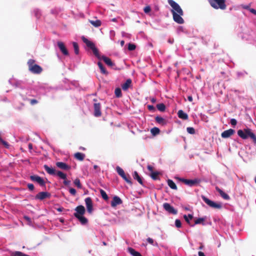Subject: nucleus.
<instances>
[{
    "mask_svg": "<svg viewBox=\"0 0 256 256\" xmlns=\"http://www.w3.org/2000/svg\"><path fill=\"white\" fill-rule=\"evenodd\" d=\"M238 134L244 140L250 138L252 140L253 142L256 144V136L250 128H246L244 130H238Z\"/></svg>",
    "mask_w": 256,
    "mask_h": 256,
    "instance_id": "nucleus-1",
    "label": "nucleus"
},
{
    "mask_svg": "<svg viewBox=\"0 0 256 256\" xmlns=\"http://www.w3.org/2000/svg\"><path fill=\"white\" fill-rule=\"evenodd\" d=\"M94 101L95 102L94 104V116L96 117H99L101 116V105L100 102H97L96 99H94Z\"/></svg>",
    "mask_w": 256,
    "mask_h": 256,
    "instance_id": "nucleus-9",
    "label": "nucleus"
},
{
    "mask_svg": "<svg viewBox=\"0 0 256 256\" xmlns=\"http://www.w3.org/2000/svg\"><path fill=\"white\" fill-rule=\"evenodd\" d=\"M237 124V121L236 119L234 118H232L230 120V124L232 125V126H236Z\"/></svg>",
    "mask_w": 256,
    "mask_h": 256,
    "instance_id": "nucleus-53",
    "label": "nucleus"
},
{
    "mask_svg": "<svg viewBox=\"0 0 256 256\" xmlns=\"http://www.w3.org/2000/svg\"><path fill=\"white\" fill-rule=\"evenodd\" d=\"M128 250L132 256H142L139 252L136 251L133 248H128Z\"/></svg>",
    "mask_w": 256,
    "mask_h": 256,
    "instance_id": "nucleus-27",
    "label": "nucleus"
},
{
    "mask_svg": "<svg viewBox=\"0 0 256 256\" xmlns=\"http://www.w3.org/2000/svg\"><path fill=\"white\" fill-rule=\"evenodd\" d=\"M56 166L64 170H68L70 168V166L66 164L63 162H57Z\"/></svg>",
    "mask_w": 256,
    "mask_h": 256,
    "instance_id": "nucleus-19",
    "label": "nucleus"
},
{
    "mask_svg": "<svg viewBox=\"0 0 256 256\" xmlns=\"http://www.w3.org/2000/svg\"><path fill=\"white\" fill-rule=\"evenodd\" d=\"M202 198L203 200L210 207L215 208V209H220L222 208V204L221 203L215 202L204 196H202Z\"/></svg>",
    "mask_w": 256,
    "mask_h": 256,
    "instance_id": "nucleus-6",
    "label": "nucleus"
},
{
    "mask_svg": "<svg viewBox=\"0 0 256 256\" xmlns=\"http://www.w3.org/2000/svg\"><path fill=\"white\" fill-rule=\"evenodd\" d=\"M55 175H56L60 178L62 179H63V180L66 179V174L61 171L56 172V174Z\"/></svg>",
    "mask_w": 256,
    "mask_h": 256,
    "instance_id": "nucleus-35",
    "label": "nucleus"
},
{
    "mask_svg": "<svg viewBox=\"0 0 256 256\" xmlns=\"http://www.w3.org/2000/svg\"><path fill=\"white\" fill-rule=\"evenodd\" d=\"M120 18V17H118V18H113L111 20V21L113 22H116L118 21V19Z\"/></svg>",
    "mask_w": 256,
    "mask_h": 256,
    "instance_id": "nucleus-59",
    "label": "nucleus"
},
{
    "mask_svg": "<svg viewBox=\"0 0 256 256\" xmlns=\"http://www.w3.org/2000/svg\"><path fill=\"white\" fill-rule=\"evenodd\" d=\"M168 4L172 6V9L171 10L172 14L173 12L178 13L180 14H184V12L178 4L173 0H168Z\"/></svg>",
    "mask_w": 256,
    "mask_h": 256,
    "instance_id": "nucleus-5",
    "label": "nucleus"
},
{
    "mask_svg": "<svg viewBox=\"0 0 256 256\" xmlns=\"http://www.w3.org/2000/svg\"><path fill=\"white\" fill-rule=\"evenodd\" d=\"M241 6L244 9L250 10V12L256 16V10L254 8H250V5H242Z\"/></svg>",
    "mask_w": 256,
    "mask_h": 256,
    "instance_id": "nucleus-32",
    "label": "nucleus"
},
{
    "mask_svg": "<svg viewBox=\"0 0 256 256\" xmlns=\"http://www.w3.org/2000/svg\"><path fill=\"white\" fill-rule=\"evenodd\" d=\"M94 170H98V171L100 170V168H99V167L97 165H94Z\"/></svg>",
    "mask_w": 256,
    "mask_h": 256,
    "instance_id": "nucleus-58",
    "label": "nucleus"
},
{
    "mask_svg": "<svg viewBox=\"0 0 256 256\" xmlns=\"http://www.w3.org/2000/svg\"><path fill=\"white\" fill-rule=\"evenodd\" d=\"M206 218H200L195 220L194 223L193 224L194 225L198 224H202V225H204V222L205 221Z\"/></svg>",
    "mask_w": 256,
    "mask_h": 256,
    "instance_id": "nucleus-36",
    "label": "nucleus"
},
{
    "mask_svg": "<svg viewBox=\"0 0 256 256\" xmlns=\"http://www.w3.org/2000/svg\"><path fill=\"white\" fill-rule=\"evenodd\" d=\"M188 100L190 101V102H192V96H188Z\"/></svg>",
    "mask_w": 256,
    "mask_h": 256,
    "instance_id": "nucleus-63",
    "label": "nucleus"
},
{
    "mask_svg": "<svg viewBox=\"0 0 256 256\" xmlns=\"http://www.w3.org/2000/svg\"><path fill=\"white\" fill-rule=\"evenodd\" d=\"M28 100L30 102V104L32 106L38 103V101L36 99H28Z\"/></svg>",
    "mask_w": 256,
    "mask_h": 256,
    "instance_id": "nucleus-48",
    "label": "nucleus"
},
{
    "mask_svg": "<svg viewBox=\"0 0 256 256\" xmlns=\"http://www.w3.org/2000/svg\"><path fill=\"white\" fill-rule=\"evenodd\" d=\"M155 120L156 122L162 126H164L166 124V120L161 116H156L155 118Z\"/></svg>",
    "mask_w": 256,
    "mask_h": 256,
    "instance_id": "nucleus-25",
    "label": "nucleus"
},
{
    "mask_svg": "<svg viewBox=\"0 0 256 256\" xmlns=\"http://www.w3.org/2000/svg\"><path fill=\"white\" fill-rule=\"evenodd\" d=\"M28 188L31 191L33 190L34 188V184H28Z\"/></svg>",
    "mask_w": 256,
    "mask_h": 256,
    "instance_id": "nucleus-52",
    "label": "nucleus"
},
{
    "mask_svg": "<svg viewBox=\"0 0 256 256\" xmlns=\"http://www.w3.org/2000/svg\"><path fill=\"white\" fill-rule=\"evenodd\" d=\"M70 182V180H66V179L64 180V185H66V186L69 185Z\"/></svg>",
    "mask_w": 256,
    "mask_h": 256,
    "instance_id": "nucleus-55",
    "label": "nucleus"
},
{
    "mask_svg": "<svg viewBox=\"0 0 256 256\" xmlns=\"http://www.w3.org/2000/svg\"><path fill=\"white\" fill-rule=\"evenodd\" d=\"M122 203V200L118 196H114L111 202L110 205L112 207L115 208L118 205L121 204Z\"/></svg>",
    "mask_w": 256,
    "mask_h": 256,
    "instance_id": "nucleus-15",
    "label": "nucleus"
},
{
    "mask_svg": "<svg viewBox=\"0 0 256 256\" xmlns=\"http://www.w3.org/2000/svg\"><path fill=\"white\" fill-rule=\"evenodd\" d=\"M30 178L32 181L36 182L42 186H46V183L43 178L38 175L31 176Z\"/></svg>",
    "mask_w": 256,
    "mask_h": 256,
    "instance_id": "nucleus-10",
    "label": "nucleus"
},
{
    "mask_svg": "<svg viewBox=\"0 0 256 256\" xmlns=\"http://www.w3.org/2000/svg\"><path fill=\"white\" fill-rule=\"evenodd\" d=\"M150 132L153 136H155L160 134V130L158 128L154 127L151 129Z\"/></svg>",
    "mask_w": 256,
    "mask_h": 256,
    "instance_id": "nucleus-37",
    "label": "nucleus"
},
{
    "mask_svg": "<svg viewBox=\"0 0 256 256\" xmlns=\"http://www.w3.org/2000/svg\"><path fill=\"white\" fill-rule=\"evenodd\" d=\"M116 170L118 174L128 184L132 185L131 178L128 174H126L124 170L120 166H117Z\"/></svg>",
    "mask_w": 256,
    "mask_h": 256,
    "instance_id": "nucleus-7",
    "label": "nucleus"
},
{
    "mask_svg": "<svg viewBox=\"0 0 256 256\" xmlns=\"http://www.w3.org/2000/svg\"><path fill=\"white\" fill-rule=\"evenodd\" d=\"M146 240L147 242L150 244L152 245H156V246H158V243L157 242H156V244H154V240L152 238H148L147 239H146Z\"/></svg>",
    "mask_w": 256,
    "mask_h": 256,
    "instance_id": "nucleus-46",
    "label": "nucleus"
},
{
    "mask_svg": "<svg viewBox=\"0 0 256 256\" xmlns=\"http://www.w3.org/2000/svg\"><path fill=\"white\" fill-rule=\"evenodd\" d=\"M76 218H77L82 224H86L88 222L87 218L82 216H78L76 214Z\"/></svg>",
    "mask_w": 256,
    "mask_h": 256,
    "instance_id": "nucleus-30",
    "label": "nucleus"
},
{
    "mask_svg": "<svg viewBox=\"0 0 256 256\" xmlns=\"http://www.w3.org/2000/svg\"><path fill=\"white\" fill-rule=\"evenodd\" d=\"M134 178L137 180L138 182L142 185L143 184V182L142 178L138 175V172L136 171H134L133 174Z\"/></svg>",
    "mask_w": 256,
    "mask_h": 256,
    "instance_id": "nucleus-29",
    "label": "nucleus"
},
{
    "mask_svg": "<svg viewBox=\"0 0 256 256\" xmlns=\"http://www.w3.org/2000/svg\"><path fill=\"white\" fill-rule=\"evenodd\" d=\"M150 10H151V8H150V6H146L144 9V11L146 14L148 13L149 12H150Z\"/></svg>",
    "mask_w": 256,
    "mask_h": 256,
    "instance_id": "nucleus-49",
    "label": "nucleus"
},
{
    "mask_svg": "<svg viewBox=\"0 0 256 256\" xmlns=\"http://www.w3.org/2000/svg\"><path fill=\"white\" fill-rule=\"evenodd\" d=\"M160 172H152L150 174L151 178L154 180H157L159 179L158 175Z\"/></svg>",
    "mask_w": 256,
    "mask_h": 256,
    "instance_id": "nucleus-41",
    "label": "nucleus"
},
{
    "mask_svg": "<svg viewBox=\"0 0 256 256\" xmlns=\"http://www.w3.org/2000/svg\"><path fill=\"white\" fill-rule=\"evenodd\" d=\"M89 22L94 27L100 26L102 24L101 21L98 20H90Z\"/></svg>",
    "mask_w": 256,
    "mask_h": 256,
    "instance_id": "nucleus-33",
    "label": "nucleus"
},
{
    "mask_svg": "<svg viewBox=\"0 0 256 256\" xmlns=\"http://www.w3.org/2000/svg\"><path fill=\"white\" fill-rule=\"evenodd\" d=\"M50 196V193L48 192H40L38 193L35 196L36 199L40 200H43L46 198H49Z\"/></svg>",
    "mask_w": 256,
    "mask_h": 256,
    "instance_id": "nucleus-14",
    "label": "nucleus"
},
{
    "mask_svg": "<svg viewBox=\"0 0 256 256\" xmlns=\"http://www.w3.org/2000/svg\"><path fill=\"white\" fill-rule=\"evenodd\" d=\"M194 216L191 214H188V216L184 215V218L186 222L190 226H194V224H192L190 222V220H192Z\"/></svg>",
    "mask_w": 256,
    "mask_h": 256,
    "instance_id": "nucleus-26",
    "label": "nucleus"
},
{
    "mask_svg": "<svg viewBox=\"0 0 256 256\" xmlns=\"http://www.w3.org/2000/svg\"><path fill=\"white\" fill-rule=\"evenodd\" d=\"M179 181L184 182L186 185L190 186L198 185L200 182V180L195 178L194 180L185 179L184 178H177Z\"/></svg>",
    "mask_w": 256,
    "mask_h": 256,
    "instance_id": "nucleus-8",
    "label": "nucleus"
},
{
    "mask_svg": "<svg viewBox=\"0 0 256 256\" xmlns=\"http://www.w3.org/2000/svg\"><path fill=\"white\" fill-rule=\"evenodd\" d=\"M74 158H76V160H80V161H82L84 158L85 154H84L78 152L74 154Z\"/></svg>",
    "mask_w": 256,
    "mask_h": 256,
    "instance_id": "nucleus-28",
    "label": "nucleus"
},
{
    "mask_svg": "<svg viewBox=\"0 0 256 256\" xmlns=\"http://www.w3.org/2000/svg\"><path fill=\"white\" fill-rule=\"evenodd\" d=\"M0 142L6 148H9V144L6 142L4 140L2 139V140Z\"/></svg>",
    "mask_w": 256,
    "mask_h": 256,
    "instance_id": "nucleus-50",
    "label": "nucleus"
},
{
    "mask_svg": "<svg viewBox=\"0 0 256 256\" xmlns=\"http://www.w3.org/2000/svg\"><path fill=\"white\" fill-rule=\"evenodd\" d=\"M186 130H187L188 132L190 134H194L196 132L194 128L192 127L187 128Z\"/></svg>",
    "mask_w": 256,
    "mask_h": 256,
    "instance_id": "nucleus-45",
    "label": "nucleus"
},
{
    "mask_svg": "<svg viewBox=\"0 0 256 256\" xmlns=\"http://www.w3.org/2000/svg\"><path fill=\"white\" fill-rule=\"evenodd\" d=\"M210 6L214 9L224 10L226 8V0H208Z\"/></svg>",
    "mask_w": 256,
    "mask_h": 256,
    "instance_id": "nucleus-3",
    "label": "nucleus"
},
{
    "mask_svg": "<svg viewBox=\"0 0 256 256\" xmlns=\"http://www.w3.org/2000/svg\"><path fill=\"white\" fill-rule=\"evenodd\" d=\"M24 218H25L26 220H28V222H30V220H30V218L28 216H24Z\"/></svg>",
    "mask_w": 256,
    "mask_h": 256,
    "instance_id": "nucleus-62",
    "label": "nucleus"
},
{
    "mask_svg": "<svg viewBox=\"0 0 256 256\" xmlns=\"http://www.w3.org/2000/svg\"><path fill=\"white\" fill-rule=\"evenodd\" d=\"M150 101L152 102V103H155L156 101V98H152L150 99Z\"/></svg>",
    "mask_w": 256,
    "mask_h": 256,
    "instance_id": "nucleus-60",
    "label": "nucleus"
},
{
    "mask_svg": "<svg viewBox=\"0 0 256 256\" xmlns=\"http://www.w3.org/2000/svg\"><path fill=\"white\" fill-rule=\"evenodd\" d=\"M44 168L45 170L50 175H55L56 174V170L54 168L49 167L48 165H44Z\"/></svg>",
    "mask_w": 256,
    "mask_h": 256,
    "instance_id": "nucleus-21",
    "label": "nucleus"
},
{
    "mask_svg": "<svg viewBox=\"0 0 256 256\" xmlns=\"http://www.w3.org/2000/svg\"><path fill=\"white\" fill-rule=\"evenodd\" d=\"M234 130L230 128L229 130L223 132L221 134V136L222 138H226L233 135L234 134Z\"/></svg>",
    "mask_w": 256,
    "mask_h": 256,
    "instance_id": "nucleus-18",
    "label": "nucleus"
},
{
    "mask_svg": "<svg viewBox=\"0 0 256 256\" xmlns=\"http://www.w3.org/2000/svg\"><path fill=\"white\" fill-rule=\"evenodd\" d=\"M216 189L218 192H219L221 196L224 200H228L230 199L229 196L224 192L221 189H220L218 187L216 186Z\"/></svg>",
    "mask_w": 256,
    "mask_h": 256,
    "instance_id": "nucleus-22",
    "label": "nucleus"
},
{
    "mask_svg": "<svg viewBox=\"0 0 256 256\" xmlns=\"http://www.w3.org/2000/svg\"><path fill=\"white\" fill-rule=\"evenodd\" d=\"M76 212L74 213V216L76 217V215L82 216L86 212L84 207L83 206H78L75 208Z\"/></svg>",
    "mask_w": 256,
    "mask_h": 256,
    "instance_id": "nucleus-17",
    "label": "nucleus"
},
{
    "mask_svg": "<svg viewBox=\"0 0 256 256\" xmlns=\"http://www.w3.org/2000/svg\"><path fill=\"white\" fill-rule=\"evenodd\" d=\"M98 65L100 70L101 73L104 74L106 75L108 74V71L106 70L105 68L104 67V66H103L101 62H98Z\"/></svg>",
    "mask_w": 256,
    "mask_h": 256,
    "instance_id": "nucleus-31",
    "label": "nucleus"
},
{
    "mask_svg": "<svg viewBox=\"0 0 256 256\" xmlns=\"http://www.w3.org/2000/svg\"><path fill=\"white\" fill-rule=\"evenodd\" d=\"M175 225L176 228H180L182 226V223L180 220L176 219L175 220Z\"/></svg>",
    "mask_w": 256,
    "mask_h": 256,
    "instance_id": "nucleus-47",
    "label": "nucleus"
},
{
    "mask_svg": "<svg viewBox=\"0 0 256 256\" xmlns=\"http://www.w3.org/2000/svg\"><path fill=\"white\" fill-rule=\"evenodd\" d=\"M69 192L73 196H75L76 192V190L74 188H70Z\"/></svg>",
    "mask_w": 256,
    "mask_h": 256,
    "instance_id": "nucleus-51",
    "label": "nucleus"
},
{
    "mask_svg": "<svg viewBox=\"0 0 256 256\" xmlns=\"http://www.w3.org/2000/svg\"><path fill=\"white\" fill-rule=\"evenodd\" d=\"M148 169L149 171L151 172H153V167L150 165H148Z\"/></svg>",
    "mask_w": 256,
    "mask_h": 256,
    "instance_id": "nucleus-56",
    "label": "nucleus"
},
{
    "mask_svg": "<svg viewBox=\"0 0 256 256\" xmlns=\"http://www.w3.org/2000/svg\"><path fill=\"white\" fill-rule=\"evenodd\" d=\"M204 247V245L202 244H200V246L198 248V249L201 250L203 249Z\"/></svg>",
    "mask_w": 256,
    "mask_h": 256,
    "instance_id": "nucleus-64",
    "label": "nucleus"
},
{
    "mask_svg": "<svg viewBox=\"0 0 256 256\" xmlns=\"http://www.w3.org/2000/svg\"><path fill=\"white\" fill-rule=\"evenodd\" d=\"M198 256H206L201 251L198 252Z\"/></svg>",
    "mask_w": 256,
    "mask_h": 256,
    "instance_id": "nucleus-57",
    "label": "nucleus"
},
{
    "mask_svg": "<svg viewBox=\"0 0 256 256\" xmlns=\"http://www.w3.org/2000/svg\"><path fill=\"white\" fill-rule=\"evenodd\" d=\"M74 53L76 54H79V46L77 42H72V43Z\"/></svg>",
    "mask_w": 256,
    "mask_h": 256,
    "instance_id": "nucleus-38",
    "label": "nucleus"
},
{
    "mask_svg": "<svg viewBox=\"0 0 256 256\" xmlns=\"http://www.w3.org/2000/svg\"><path fill=\"white\" fill-rule=\"evenodd\" d=\"M28 70L34 74H40L42 71V68L36 64V61L33 59H30L27 62Z\"/></svg>",
    "mask_w": 256,
    "mask_h": 256,
    "instance_id": "nucleus-2",
    "label": "nucleus"
},
{
    "mask_svg": "<svg viewBox=\"0 0 256 256\" xmlns=\"http://www.w3.org/2000/svg\"><path fill=\"white\" fill-rule=\"evenodd\" d=\"M163 208L166 212L170 214H176L178 213L177 210L174 209V208L171 206L170 204L168 203H164L163 204Z\"/></svg>",
    "mask_w": 256,
    "mask_h": 256,
    "instance_id": "nucleus-11",
    "label": "nucleus"
},
{
    "mask_svg": "<svg viewBox=\"0 0 256 256\" xmlns=\"http://www.w3.org/2000/svg\"><path fill=\"white\" fill-rule=\"evenodd\" d=\"M85 202L88 212L89 214H92L93 210V205L92 198L90 197L86 198L85 199Z\"/></svg>",
    "mask_w": 256,
    "mask_h": 256,
    "instance_id": "nucleus-12",
    "label": "nucleus"
},
{
    "mask_svg": "<svg viewBox=\"0 0 256 256\" xmlns=\"http://www.w3.org/2000/svg\"><path fill=\"white\" fill-rule=\"evenodd\" d=\"M28 148L30 150H32V144H31V143H30L28 145Z\"/></svg>",
    "mask_w": 256,
    "mask_h": 256,
    "instance_id": "nucleus-61",
    "label": "nucleus"
},
{
    "mask_svg": "<svg viewBox=\"0 0 256 256\" xmlns=\"http://www.w3.org/2000/svg\"><path fill=\"white\" fill-rule=\"evenodd\" d=\"M115 95L117 98H120L122 96V91L120 88H116L114 91Z\"/></svg>",
    "mask_w": 256,
    "mask_h": 256,
    "instance_id": "nucleus-42",
    "label": "nucleus"
},
{
    "mask_svg": "<svg viewBox=\"0 0 256 256\" xmlns=\"http://www.w3.org/2000/svg\"><path fill=\"white\" fill-rule=\"evenodd\" d=\"M168 184L172 189L177 190V186L176 184L172 180H168Z\"/></svg>",
    "mask_w": 256,
    "mask_h": 256,
    "instance_id": "nucleus-34",
    "label": "nucleus"
},
{
    "mask_svg": "<svg viewBox=\"0 0 256 256\" xmlns=\"http://www.w3.org/2000/svg\"><path fill=\"white\" fill-rule=\"evenodd\" d=\"M178 115L179 118L186 120L188 119V114L185 113L182 110H179L178 112Z\"/></svg>",
    "mask_w": 256,
    "mask_h": 256,
    "instance_id": "nucleus-24",
    "label": "nucleus"
},
{
    "mask_svg": "<svg viewBox=\"0 0 256 256\" xmlns=\"http://www.w3.org/2000/svg\"><path fill=\"white\" fill-rule=\"evenodd\" d=\"M172 14L173 19L175 22L178 24H182L184 23V20L182 17L183 14H180L178 13H176L174 12Z\"/></svg>",
    "mask_w": 256,
    "mask_h": 256,
    "instance_id": "nucleus-13",
    "label": "nucleus"
},
{
    "mask_svg": "<svg viewBox=\"0 0 256 256\" xmlns=\"http://www.w3.org/2000/svg\"><path fill=\"white\" fill-rule=\"evenodd\" d=\"M57 45L61 52L65 56H68V52L64 42H58L57 43Z\"/></svg>",
    "mask_w": 256,
    "mask_h": 256,
    "instance_id": "nucleus-16",
    "label": "nucleus"
},
{
    "mask_svg": "<svg viewBox=\"0 0 256 256\" xmlns=\"http://www.w3.org/2000/svg\"><path fill=\"white\" fill-rule=\"evenodd\" d=\"M136 46L134 44L129 43L128 44V48L129 50L132 51L136 49Z\"/></svg>",
    "mask_w": 256,
    "mask_h": 256,
    "instance_id": "nucleus-44",
    "label": "nucleus"
},
{
    "mask_svg": "<svg viewBox=\"0 0 256 256\" xmlns=\"http://www.w3.org/2000/svg\"><path fill=\"white\" fill-rule=\"evenodd\" d=\"M148 110L151 111L155 110V108L152 105H148Z\"/></svg>",
    "mask_w": 256,
    "mask_h": 256,
    "instance_id": "nucleus-54",
    "label": "nucleus"
},
{
    "mask_svg": "<svg viewBox=\"0 0 256 256\" xmlns=\"http://www.w3.org/2000/svg\"><path fill=\"white\" fill-rule=\"evenodd\" d=\"M100 192L102 197V198L104 200H108V197L106 193V192L104 190L100 189Z\"/></svg>",
    "mask_w": 256,
    "mask_h": 256,
    "instance_id": "nucleus-40",
    "label": "nucleus"
},
{
    "mask_svg": "<svg viewBox=\"0 0 256 256\" xmlns=\"http://www.w3.org/2000/svg\"><path fill=\"white\" fill-rule=\"evenodd\" d=\"M132 84V80L130 78L128 79L126 82L122 85V88L124 90H126L130 87Z\"/></svg>",
    "mask_w": 256,
    "mask_h": 256,
    "instance_id": "nucleus-23",
    "label": "nucleus"
},
{
    "mask_svg": "<svg viewBox=\"0 0 256 256\" xmlns=\"http://www.w3.org/2000/svg\"><path fill=\"white\" fill-rule=\"evenodd\" d=\"M82 39L84 43H85L86 46L90 48L93 52L94 54L98 58H100V56L99 54L98 48L96 47L94 44L89 40L88 39L86 38L84 36H82Z\"/></svg>",
    "mask_w": 256,
    "mask_h": 256,
    "instance_id": "nucleus-4",
    "label": "nucleus"
},
{
    "mask_svg": "<svg viewBox=\"0 0 256 256\" xmlns=\"http://www.w3.org/2000/svg\"><path fill=\"white\" fill-rule=\"evenodd\" d=\"M156 108L158 110L164 112L166 110V106L163 103L158 104L156 105Z\"/></svg>",
    "mask_w": 256,
    "mask_h": 256,
    "instance_id": "nucleus-39",
    "label": "nucleus"
},
{
    "mask_svg": "<svg viewBox=\"0 0 256 256\" xmlns=\"http://www.w3.org/2000/svg\"><path fill=\"white\" fill-rule=\"evenodd\" d=\"M74 184L78 188H82V184H80V180L78 179V178H76L74 180Z\"/></svg>",
    "mask_w": 256,
    "mask_h": 256,
    "instance_id": "nucleus-43",
    "label": "nucleus"
},
{
    "mask_svg": "<svg viewBox=\"0 0 256 256\" xmlns=\"http://www.w3.org/2000/svg\"><path fill=\"white\" fill-rule=\"evenodd\" d=\"M101 59L102 60L104 61V62L109 66L112 67L114 65V64L112 62V61L110 58L104 56H100V60Z\"/></svg>",
    "mask_w": 256,
    "mask_h": 256,
    "instance_id": "nucleus-20",
    "label": "nucleus"
}]
</instances>
